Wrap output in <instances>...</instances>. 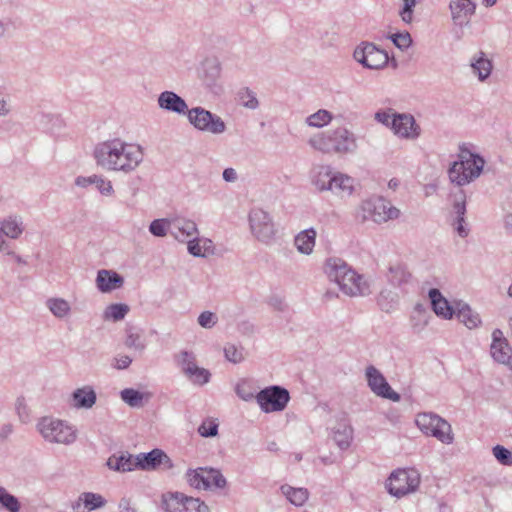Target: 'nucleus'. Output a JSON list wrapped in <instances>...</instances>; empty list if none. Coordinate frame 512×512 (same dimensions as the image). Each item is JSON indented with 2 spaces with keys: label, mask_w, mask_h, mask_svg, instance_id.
<instances>
[{
  "label": "nucleus",
  "mask_w": 512,
  "mask_h": 512,
  "mask_svg": "<svg viewBox=\"0 0 512 512\" xmlns=\"http://www.w3.org/2000/svg\"><path fill=\"white\" fill-rule=\"evenodd\" d=\"M280 490L287 500L295 506H303L309 497V492L306 488H294L285 484L280 487Z\"/></svg>",
  "instance_id": "nucleus-38"
},
{
  "label": "nucleus",
  "mask_w": 512,
  "mask_h": 512,
  "mask_svg": "<svg viewBox=\"0 0 512 512\" xmlns=\"http://www.w3.org/2000/svg\"><path fill=\"white\" fill-rule=\"evenodd\" d=\"M199 241H201V247L203 251L205 252V255L212 254L214 251L213 242L208 238H199Z\"/></svg>",
  "instance_id": "nucleus-61"
},
{
  "label": "nucleus",
  "mask_w": 512,
  "mask_h": 512,
  "mask_svg": "<svg viewBox=\"0 0 512 512\" xmlns=\"http://www.w3.org/2000/svg\"><path fill=\"white\" fill-rule=\"evenodd\" d=\"M312 184L319 192H331L340 199L350 197L356 189V180L351 176L333 171L330 166H320L312 177Z\"/></svg>",
  "instance_id": "nucleus-4"
},
{
  "label": "nucleus",
  "mask_w": 512,
  "mask_h": 512,
  "mask_svg": "<svg viewBox=\"0 0 512 512\" xmlns=\"http://www.w3.org/2000/svg\"><path fill=\"white\" fill-rule=\"evenodd\" d=\"M353 439V428L347 419L343 418L333 428V440L342 449H347Z\"/></svg>",
  "instance_id": "nucleus-26"
},
{
  "label": "nucleus",
  "mask_w": 512,
  "mask_h": 512,
  "mask_svg": "<svg viewBox=\"0 0 512 512\" xmlns=\"http://www.w3.org/2000/svg\"><path fill=\"white\" fill-rule=\"evenodd\" d=\"M187 249L188 252L194 257H206L205 252L201 247V241L197 236L192 237V239H188L187 241Z\"/></svg>",
  "instance_id": "nucleus-53"
},
{
  "label": "nucleus",
  "mask_w": 512,
  "mask_h": 512,
  "mask_svg": "<svg viewBox=\"0 0 512 512\" xmlns=\"http://www.w3.org/2000/svg\"><path fill=\"white\" fill-rule=\"evenodd\" d=\"M365 375L368 386L375 395L393 402L400 401V395L391 388L383 374L376 367L368 366Z\"/></svg>",
  "instance_id": "nucleus-15"
},
{
  "label": "nucleus",
  "mask_w": 512,
  "mask_h": 512,
  "mask_svg": "<svg viewBox=\"0 0 512 512\" xmlns=\"http://www.w3.org/2000/svg\"><path fill=\"white\" fill-rule=\"evenodd\" d=\"M453 211L456 218L453 222V226L457 234L464 238L469 234V229L465 225V213H466V195L462 189H459L453 194Z\"/></svg>",
  "instance_id": "nucleus-21"
},
{
  "label": "nucleus",
  "mask_w": 512,
  "mask_h": 512,
  "mask_svg": "<svg viewBox=\"0 0 512 512\" xmlns=\"http://www.w3.org/2000/svg\"><path fill=\"white\" fill-rule=\"evenodd\" d=\"M361 209L364 219L378 224L397 219L400 216V210L383 197H374L363 201Z\"/></svg>",
  "instance_id": "nucleus-9"
},
{
  "label": "nucleus",
  "mask_w": 512,
  "mask_h": 512,
  "mask_svg": "<svg viewBox=\"0 0 512 512\" xmlns=\"http://www.w3.org/2000/svg\"><path fill=\"white\" fill-rule=\"evenodd\" d=\"M512 349L508 342L505 344L491 345L490 353L492 358L501 364H506L511 358Z\"/></svg>",
  "instance_id": "nucleus-44"
},
{
  "label": "nucleus",
  "mask_w": 512,
  "mask_h": 512,
  "mask_svg": "<svg viewBox=\"0 0 512 512\" xmlns=\"http://www.w3.org/2000/svg\"><path fill=\"white\" fill-rule=\"evenodd\" d=\"M224 354L228 361L235 364L243 360L242 352L232 344H229L224 348Z\"/></svg>",
  "instance_id": "nucleus-54"
},
{
  "label": "nucleus",
  "mask_w": 512,
  "mask_h": 512,
  "mask_svg": "<svg viewBox=\"0 0 512 512\" xmlns=\"http://www.w3.org/2000/svg\"><path fill=\"white\" fill-rule=\"evenodd\" d=\"M107 466L117 472H130L137 469L136 457L129 453L113 454L108 458Z\"/></svg>",
  "instance_id": "nucleus-27"
},
{
  "label": "nucleus",
  "mask_w": 512,
  "mask_h": 512,
  "mask_svg": "<svg viewBox=\"0 0 512 512\" xmlns=\"http://www.w3.org/2000/svg\"><path fill=\"white\" fill-rule=\"evenodd\" d=\"M10 105L5 96L0 94V117H4L10 113Z\"/></svg>",
  "instance_id": "nucleus-62"
},
{
  "label": "nucleus",
  "mask_w": 512,
  "mask_h": 512,
  "mask_svg": "<svg viewBox=\"0 0 512 512\" xmlns=\"http://www.w3.org/2000/svg\"><path fill=\"white\" fill-rule=\"evenodd\" d=\"M222 177L226 182H235L238 179L237 172L233 168H226L222 173Z\"/></svg>",
  "instance_id": "nucleus-59"
},
{
  "label": "nucleus",
  "mask_w": 512,
  "mask_h": 512,
  "mask_svg": "<svg viewBox=\"0 0 512 512\" xmlns=\"http://www.w3.org/2000/svg\"><path fill=\"white\" fill-rule=\"evenodd\" d=\"M124 284V279L117 272L112 270H99L96 277V286L102 293H108Z\"/></svg>",
  "instance_id": "nucleus-24"
},
{
  "label": "nucleus",
  "mask_w": 512,
  "mask_h": 512,
  "mask_svg": "<svg viewBox=\"0 0 512 512\" xmlns=\"http://www.w3.org/2000/svg\"><path fill=\"white\" fill-rule=\"evenodd\" d=\"M197 321L201 327L210 329L217 323V316L211 311H204L198 316Z\"/></svg>",
  "instance_id": "nucleus-51"
},
{
  "label": "nucleus",
  "mask_w": 512,
  "mask_h": 512,
  "mask_svg": "<svg viewBox=\"0 0 512 512\" xmlns=\"http://www.w3.org/2000/svg\"><path fill=\"white\" fill-rule=\"evenodd\" d=\"M470 67L472 72L480 81H485L492 72V62L486 57L483 51L477 52L471 59Z\"/></svg>",
  "instance_id": "nucleus-28"
},
{
  "label": "nucleus",
  "mask_w": 512,
  "mask_h": 512,
  "mask_svg": "<svg viewBox=\"0 0 512 512\" xmlns=\"http://www.w3.org/2000/svg\"><path fill=\"white\" fill-rule=\"evenodd\" d=\"M325 273L340 291L349 297H365L371 294V281L358 274L343 259L333 257L325 262Z\"/></svg>",
  "instance_id": "nucleus-2"
},
{
  "label": "nucleus",
  "mask_w": 512,
  "mask_h": 512,
  "mask_svg": "<svg viewBox=\"0 0 512 512\" xmlns=\"http://www.w3.org/2000/svg\"><path fill=\"white\" fill-rule=\"evenodd\" d=\"M129 311V306L123 303L111 304L106 307L103 318L114 322L124 319Z\"/></svg>",
  "instance_id": "nucleus-42"
},
{
  "label": "nucleus",
  "mask_w": 512,
  "mask_h": 512,
  "mask_svg": "<svg viewBox=\"0 0 512 512\" xmlns=\"http://www.w3.org/2000/svg\"><path fill=\"white\" fill-rule=\"evenodd\" d=\"M333 120V115L326 109H319L305 119L307 126L312 128H323Z\"/></svg>",
  "instance_id": "nucleus-41"
},
{
  "label": "nucleus",
  "mask_w": 512,
  "mask_h": 512,
  "mask_svg": "<svg viewBox=\"0 0 512 512\" xmlns=\"http://www.w3.org/2000/svg\"><path fill=\"white\" fill-rule=\"evenodd\" d=\"M387 279L393 286H402L410 281L411 273L408 271L406 265L395 262L389 266Z\"/></svg>",
  "instance_id": "nucleus-34"
},
{
  "label": "nucleus",
  "mask_w": 512,
  "mask_h": 512,
  "mask_svg": "<svg viewBox=\"0 0 512 512\" xmlns=\"http://www.w3.org/2000/svg\"><path fill=\"white\" fill-rule=\"evenodd\" d=\"M421 483V475L414 468L397 469L387 479L386 487L392 496L402 498L416 492Z\"/></svg>",
  "instance_id": "nucleus-7"
},
{
  "label": "nucleus",
  "mask_w": 512,
  "mask_h": 512,
  "mask_svg": "<svg viewBox=\"0 0 512 512\" xmlns=\"http://www.w3.org/2000/svg\"><path fill=\"white\" fill-rule=\"evenodd\" d=\"M158 106L166 111L186 114L188 105L185 100L173 91H163L157 99Z\"/></svg>",
  "instance_id": "nucleus-23"
},
{
  "label": "nucleus",
  "mask_w": 512,
  "mask_h": 512,
  "mask_svg": "<svg viewBox=\"0 0 512 512\" xmlns=\"http://www.w3.org/2000/svg\"><path fill=\"white\" fill-rule=\"evenodd\" d=\"M238 98L245 108L255 110L259 107V101L256 94L248 87H244L239 90Z\"/></svg>",
  "instance_id": "nucleus-45"
},
{
  "label": "nucleus",
  "mask_w": 512,
  "mask_h": 512,
  "mask_svg": "<svg viewBox=\"0 0 512 512\" xmlns=\"http://www.w3.org/2000/svg\"><path fill=\"white\" fill-rule=\"evenodd\" d=\"M449 10L453 23L463 27L469 24L475 14L476 4L472 0H451Z\"/></svg>",
  "instance_id": "nucleus-18"
},
{
  "label": "nucleus",
  "mask_w": 512,
  "mask_h": 512,
  "mask_svg": "<svg viewBox=\"0 0 512 512\" xmlns=\"http://www.w3.org/2000/svg\"><path fill=\"white\" fill-rule=\"evenodd\" d=\"M184 512H209V508L199 498L188 497Z\"/></svg>",
  "instance_id": "nucleus-50"
},
{
  "label": "nucleus",
  "mask_w": 512,
  "mask_h": 512,
  "mask_svg": "<svg viewBox=\"0 0 512 512\" xmlns=\"http://www.w3.org/2000/svg\"><path fill=\"white\" fill-rule=\"evenodd\" d=\"M21 509V503L18 498L3 487L0 486V510L6 512H19Z\"/></svg>",
  "instance_id": "nucleus-40"
},
{
  "label": "nucleus",
  "mask_w": 512,
  "mask_h": 512,
  "mask_svg": "<svg viewBox=\"0 0 512 512\" xmlns=\"http://www.w3.org/2000/svg\"><path fill=\"white\" fill-rule=\"evenodd\" d=\"M94 185L103 195L110 196L113 193V186L110 180L98 175H93Z\"/></svg>",
  "instance_id": "nucleus-49"
},
{
  "label": "nucleus",
  "mask_w": 512,
  "mask_h": 512,
  "mask_svg": "<svg viewBox=\"0 0 512 512\" xmlns=\"http://www.w3.org/2000/svg\"><path fill=\"white\" fill-rule=\"evenodd\" d=\"M391 129L396 135L405 139H416L420 135V126L411 114H393Z\"/></svg>",
  "instance_id": "nucleus-17"
},
{
  "label": "nucleus",
  "mask_w": 512,
  "mask_h": 512,
  "mask_svg": "<svg viewBox=\"0 0 512 512\" xmlns=\"http://www.w3.org/2000/svg\"><path fill=\"white\" fill-rule=\"evenodd\" d=\"M485 160L461 146L458 160L448 170L449 179L458 186H464L478 178L483 170Z\"/></svg>",
  "instance_id": "nucleus-5"
},
{
  "label": "nucleus",
  "mask_w": 512,
  "mask_h": 512,
  "mask_svg": "<svg viewBox=\"0 0 512 512\" xmlns=\"http://www.w3.org/2000/svg\"><path fill=\"white\" fill-rule=\"evenodd\" d=\"M308 143L323 154L346 155L354 153L358 148L356 136L345 127L317 133Z\"/></svg>",
  "instance_id": "nucleus-3"
},
{
  "label": "nucleus",
  "mask_w": 512,
  "mask_h": 512,
  "mask_svg": "<svg viewBox=\"0 0 512 512\" xmlns=\"http://www.w3.org/2000/svg\"><path fill=\"white\" fill-rule=\"evenodd\" d=\"M454 314L468 329L478 328L482 324L479 313L472 310L468 304L458 303Z\"/></svg>",
  "instance_id": "nucleus-31"
},
{
  "label": "nucleus",
  "mask_w": 512,
  "mask_h": 512,
  "mask_svg": "<svg viewBox=\"0 0 512 512\" xmlns=\"http://www.w3.org/2000/svg\"><path fill=\"white\" fill-rule=\"evenodd\" d=\"M45 306L55 318L60 320L69 318L72 313L71 304L62 297L48 298Z\"/></svg>",
  "instance_id": "nucleus-30"
},
{
  "label": "nucleus",
  "mask_w": 512,
  "mask_h": 512,
  "mask_svg": "<svg viewBox=\"0 0 512 512\" xmlns=\"http://www.w3.org/2000/svg\"><path fill=\"white\" fill-rule=\"evenodd\" d=\"M388 38L402 51L407 50L412 45V38L409 32L391 34Z\"/></svg>",
  "instance_id": "nucleus-46"
},
{
  "label": "nucleus",
  "mask_w": 512,
  "mask_h": 512,
  "mask_svg": "<svg viewBox=\"0 0 512 512\" xmlns=\"http://www.w3.org/2000/svg\"><path fill=\"white\" fill-rule=\"evenodd\" d=\"M208 468L190 469L186 473V479L189 485L198 490L210 489Z\"/></svg>",
  "instance_id": "nucleus-35"
},
{
  "label": "nucleus",
  "mask_w": 512,
  "mask_h": 512,
  "mask_svg": "<svg viewBox=\"0 0 512 512\" xmlns=\"http://www.w3.org/2000/svg\"><path fill=\"white\" fill-rule=\"evenodd\" d=\"M189 123L197 130L211 134H222L226 130L225 122L202 107H194L186 112Z\"/></svg>",
  "instance_id": "nucleus-11"
},
{
  "label": "nucleus",
  "mask_w": 512,
  "mask_h": 512,
  "mask_svg": "<svg viewBox=\"0 0 512 512\" xmlns=\"http://www.w3.org/2000/svg\"><path fill=\"white\" fill-rule=\"evenodd\" d=\"M506 342H508V341L503 336V332L500 329L493 330L491 345L505 344Z\"/></svg>",
  "instance_id": "nucleus-58"
},
{
  "label": "nucleus",
  "mask_w": 512,
  "mask_h": 512,
  "mask_svg": "<svg viewBox=\"0 0 512 512\" xmlns=\"http://www.w3.org/2000/svg\"><path fill=\"white\" fill-rule=\"evenodd\" d=\"M107 501L105 498L97 493L83 492L71 504L74 512H91L96 509L103 508Z\"/></svg>",
  "instance_id": "nucleus-22"
},
{
  "label": "nucleus",
  "mask_w": 512,
  "mask_h": 512,
  "mask_svg": "<svg viewBox=\"0 0 512 512\" xmlns=\"http://www.w3.org/2000/svg\"><path fill=\"white\" fill-rule=\"evenodd\" d=\"M120 512H136V509L132 507L129 499H121L119 503Z\"/></svg>",
  "instance_id": "nucleus-63"
},
{
  "label": "nucleus",
  "mask_w": 512,
  "mask_h": 512,
  "mask_svg": "<svg viewBox=\"0 0 512 512\" xmlns=\"http://www.w3.org/2000/svg\"><path fill=\"white\" fill-rule=\"evenodd\" d=\"M354 59L368 69H381L388 63V54L373 43H363L357 46L353 53Z\"/></svg>",
  "instance_id": "nucleus-14"
},
{
  "label": "nucleus",
  "mask_w": 512,
  "mask_h": 512,
  "mask_svg": "<svg viewBox=\"0 0 512 512\" xmlns=\"http://www.w3.org/2000/svg\"><path fill=\"white\" fill-rule=\"evenodd\" d=\"M136 457L137 469L144 471L156 470L163 465L164 469H172L173 462L170 457L161 449H153L148 453H139Z\"/></svg>",
  "instance_id": "nucleus-16"
},
{
  "label": "nucleus",
  "mask_w": 512,
  "mask_h": 512,
  "mask_svg": "<svg viewBox=\"0 0 512 512\" xmlns=\"http://www.w3.org/2000/svg\"><path fill=\"white\" fill-rule=\"evenodd\" d=\"M132 363V358L128 355H120L114 358V367L118 370L126 369Z\"/></svg>",
  "instance_id": "nucleus-56"
},
{
  "label": "nucleus",
  "mask_w": 512,
  "mask_h": 512,
  "mask_svg": "<svg viewBox=\"0 0 512 512\" xmlns=\"http://www.w3.org/2000/svg\"><path fill=\"white\" fill-rule=\"evenodd\" d=\"M198 432L202 437H214L218 434V424L215 421H205L199 426Z\"/></svg>",
  "instance_id": "nucleus-52"
},
{
  "label": "nucleus",
  "mask_w": 512,
  "mask_h": 512,
  "mask_svg": "<svg viewBox=\"0 0 512 512\" xmlns=\"http://www.w3.org/2000/svg\"><path fill=\"white\" fill-rule=\"evenodd\" d=\"M97 401L95 389L90 385H85L75 389L69 397L68 403L75 409H91Z\"/></svg>",
  "instance_id": "nucleus-20"
},
{
  "label": "nucleus",
  "mask_w": 512,
  "mask_h": 512,
  "mask_svg": "<svg viewBox=\"0 0 512 512\" xmlns=\"http://www.w3.org/2000/svg\"><path fill=\"white\" fill-rule=\"evenodd\" d=\"M149 232L155 237H165L171 234V217L153 220L149 225Z\"/></svg>",
  "instance_id": "nucleus-43"
},
{
  "label": "nucleus",
  "mask_w": 512,
  "mask_h": 512,
  "mask_svg": "<svg viewBox=\"0 0 512 512\" xmlns=\"http://www.w3.org/2000/svg\"><path fill=\"white\" fill-rule=\"evenodd\" d=\"M316 235L317 233L314 228L299 232L294 239V245L298 252L304 255H310L315 246Z\"/></svg>",
  "instance_id": "nucleus-32"
},
{
  "label": "nucleus",
  "mask_w": 512,
  "mask_h": 512,
  "mask_svg": "<svg viewBox=\"0 0 512 512\" xmlns=\"http://www.w3.org/2000/svg\"><path fill=\"white\" fill-rule=\"evenodd\" d=\"M188 496L180 492L163 495L162 504L165 512H184Z\"/></svg>",
  "instance_id": "nucleus-37"
},
{
  "label": "nucleus",
  "mask_w": 512,
  "mask_h": 512,
  "mask_svg": "<svg viewBox=\"0 0 512 512\" xmlns=\"http://www.w3.org/2000/svg\"><path fill=\"white\" fill-rule=\"evenodd\" d=\"M494 457L504 466H512V452L502 445H496L492 449Z\"/></svg>",
  "instance_id": "nucleus-47"
},
{
  "label": "nucleus",
  "mask_w": 512,
  "mask_h": 512,
  "mask_svg": "<svg viewBox=\"0 0 512 512\" xmlns=\"http://www.w3.org/2000/svg\"><path fill=\"white\" fill-rule=\"evenodd\" d=\"M92 184H94L93 175L89 176V177L78 176L75 179V185L78 186V187L85 188V187H88L89 185H92Z\"/></svg>",
  "instance_id": "nucleus-60"
},
{
  "label": "nucleus",
  "mask_w": 512,
  "mask_h": 512,
  "mask_svg": "<svg viewBox=\"0 0 512 512\" xmlns=\"http://www.w3.org/2000/svg\"><path fill=\"white\" fill-rule=\"evenodd\" d=\"M249 225L253 236L264 244H270L275 237L276 229L268 212L254 208L249 212Z\"/></svg>",
  "instance_id": "nucleus-12"
},
{
  "label": "nucleus",
  "mask_w": 512,
  "mask_h": 512,
  "mask_svg": "<svg viewBox=\"0 0 512 512\" xmlns=\"http://www.w3.org/2000/svg\"><path fill=\"white\" fill-rule=\"evenodd\" d=\"M209 481L217 488H224L227 485L225 477L217 469L209 468Z\"/></svg>",
  "instance_id": "nucleus-55"
},
{
  "label": "nucleus",
  "mask_w": 512,
  "mask_h": 512,
  "mask_svg": "<svg viewBox=\"0 0 512 512\" xmlns=\"http://www.w3.org/2000/svg\"><path fill=\"white\" fill-rule=\"evenodd\" d=\"M416 425L427 436H432L443 444H452L454 435L451 425L442 417L433 413H420Z\"/></svg>",
  "instance_id": "nucleus-8"
},
{
  "label": "nucleus",
  "mask_w": 512,
  "mask_h": 512,
  "mask_svg": "<svg viewBox=\"0 0 512 512\" xmlns=\"http://www.w3.org/2000/svg\"><path fill=\"white\" fill-rule=\"evenodd\" d=\"M199 234L197 224L190 219L181 216L171 217V236L180 242Z\"/></svg>",
  "instance_id": "nucleus-19"
},
{
  "label": "nucleus",
  "mask_w": 512,
  "mask_h": 512,
  "mask_svg": "<svg viewBox=\"0 0 512 512\" xmlns=\"http://www.w3.org/2000/svg\"><path fill=\"white\" fill-rule=\"evenodd\" d=\"M220 76L221 64L218 60L207 59L203 62L200 78L206 86L212 87L216 85Z\"/></svg>",
  "instance_id": "nucleus-29"
},
{
  "label": "nucleus",
  "mask_w": 512,
  "mask_h": 512,
  "mask_svg": "<svg viewBox=\"0 0 512 512\" xmlns=\"http://www.w3.org/2000/svg\"><path fill=\"white\" fill-rule=\"evenodd\" d=\"M15 409L21 422L27 423L30 421V410L27 406L24 397H18L15 402Z\"/></svg>",
  "instance_id": "nucleus-48"
},
{
  "label": "nucleus",
  "mask_w": 512,
  "mask_h": 512,
  "mask_svg": "<svg viewBox=\"0 0 512 512\" xmlns=\"http://www.w3.org/2000/svg\"><path fill=\"white\" fill-rule=\"evenodd\" d=\"M36 427L43 439L49 443L70 445L77 438V430L73 426L50 416L42 417Z\"/></svg>",
  "instance_id": "nucleus-6"
},
{
  "label": "nucleus",
  "mask_w": 512,
  "mask_h": 512,
  "mask_svg": "<svg viewBox=\"0 0 512 512\" xmlns=\"http://www.w3.org/2000/svg\"><path fill=\"white\" fill-rule=\"evenodd\" d=\"M93 157L103 170L128 175L143 162L144 151L138 144L113 138L96 144Z\"/></svg>",
  "instance_id": "nucleus-1"
},
{
  "label": "nucleus",
  "mask_w": 512,
  "mask_h": 512,
  "mask_svg": "<svg viewBox=\"0 0 512 512\" xmlns=\"http://www.w3.org/2000/svg\"><path fill=\"white\" fill-rule=\"evenodd\" d=\"M121 400L132 408H142L150 400L151 394L133 388H125L120 392Z\"/></svg>",
  "instance_id": "nucleus-33"
},
{
  "label": "nucleus",
  "mask_w": 512,
  "mask_h": 512,
  "mask_svg": "<svg viewBox=\"0 0 512 512\" xmlns=\"http://www.w3.org/2000/svg\"><path fill=\"white\" fill-rule=\"evenodd\" d=\"M176 362L185 377L193 384L203 386L210 381L211 373L197 365L194 353L181 351L176 356Z\"/></svg>",
  "instance_id": "nucleus-13"
},
{
  "label": "nucleus",
  "mask_w": 512,
  "mask_h": 512,
  "mask_svg": "<svg viewBox=\"0 0 512 512\" xmlns=\"http://www.w3.org/2000/svg\"><path fill=\"white\" fill-rule=\"evenodd\" d=\"M125 346L138 352H143L146 348V340L141 331L136 328L126 330Z\"/></svg>",
  "instance_id": "nucleus-39"
},
{
  "label": "nucleus",
  "mask_w": 512,
  "mask_h": 512,
  "mask_svg": "<svg viewBox=\"0 0 512 512\" xmlns=\"http://www.w3.org/2000/svg\"><path fill=\"white\" fill-rule=\"evenodd\" d=\"M236 393L237 395L244 401H249L253 399L255 396L251 392H246L244 388L240 385L236 387Z\"/></svg>",
  "instance_id": "nucleus-64"
},
{
  "label": "nucleus",
  "mask_w": 512,
  "mask_h": 512,
  "mask_svg": "<svg viewBox=\"0 0 512 512\" xmlns=\"http://www.w3.org/2000/svg\"><path fill=\"white\" fill-rule=\"evenodd\" d=\"M428 295L432 309L437 316L442 317L443 319H451L453 317L455 313L454 308L438 289H430Z\"/></svg>",
  "instance_id": "nucleus-25"
},
{
  "label": "nucleus",
  "mask_w": 512,
  "mask_h": 512,
  "mask_svg": "<svg viewBox=\"0 0 512 512\" xmlns=\"http://www.w3.org/2000/svg\"><path fill=\"white\" fill-rule=\"evenodd\" d=\"M375 119L378 122L391 127V121L393 119V114H390L389 112H386V111H379L375 114Z\"/></svg>",
  "instance_id": "nucleus-57"
},
{
  "label": "nucleus",
  "mask_w": 512,
  "mask_h": 512,
  "mask_svg": "<svg viewBox=\"0 0 512 512\" xmlns=\"http://www.w3.org/2000/svg\"><path fill=\"white\" fill-rule=\"evenodd\" d=\"M23 231V222L18 216H9L0 223V232L11 239H18Z\"/></svg>",
  "instance_id": "nucleus-36"
},
{
  "label": "nucleus",
  "mask_w": 512,
  "mask_h": 512,
  "mask_svg": "<svg viewBox=\"0 0 512 512\" xmlns=\"http://www.w3.org/2000/svg\"><path fill=\"white\" fill-rule=\"evenodd\" d=\"M255 399L263 412H280L287 407L290 394L286 388L272 385L259 391Z\"/></svg>",
  "instance_id": "nucleus-10"
}]
</instances>
